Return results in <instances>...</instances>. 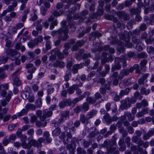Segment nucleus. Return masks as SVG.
<instances>
[{"label":"nucleus","mask_w":154,"mask_h":154,"mask_svg":"<svg viewBox=\"0 0 154 154\" xmlns=\"http://www.w3.org/2000/svg\"><path fill=\"white\" fill-rule=\"evenodd\" d=\"M9 85L8 84H2L0 85V95L2 97H5V99L8 102H9L11 99V96L13 95L12 92L10 91H9L7 92L6 90L8 89Z\"/></svg>","instance_id":"nucleus-1"},{"label":"nucleus","mask_w":154,"mask_h":154,"mask_svg":"<svg viewBox=\"0 0 154 154\" xmlns=\"http://www.w3.org/2000/svg\"><path fill=\"white\" fill-rule=\"evenodd\" d=\"M117 14L119 19L122 21H128L130 19V14L124 11H117Z\"/></svg>","instance_id":"nucleus-2"},{"label":"nucleus","mask_w":154,"mask_h":154,"mask_svg":"<svg viewBox=\"0 0 154 154\" xmlns=\"http://www.w3.org/2000/svg\"><path fill=\"white\" fill-rule=\"evenodd\" d=\"M8 110V108L5 107L2 109V111L0 112V120L3 119L4 122L8 121L11 118V115H7L4 117V115L7 114Z\"/></svg>","instance_id":"nucleus-3"},{"label":"nucleus","mask_w":154,"mask_h":154,"mask_svg":"<svg viewBox=\"0 0 154 154\" xmlns=\"http://www.w3.org/2000/svg\"><path fill=\"white\" fill-rule=\"evenodd\" d=\"M119 57L116 58L115 60V64L112 65L111 71L113 72L115 70H119L121 68V65L120 63Z\"/></svg>","instance_id":"nucleus-4"},{"label":"nucleus","mask_w":154,"mask_h":154,"mask_svg":"<svg viewBox=\"0 0 154 154\" xmlns=\"http://www.w3.org/2000/svg\"><path fill=\"white\" fill-rule=\"evenodd\" d=\"M69 36L66 32H65V34L63 37L62 35H60L58 37L59 39L57 40L54 42V44L56 46H59L61 42V41H65L68 38Z\"/></svg>","instance_id":"nucleus-5"},{"label":"nucleus","mask_w":154,"mask_h":154,"mask_svg":"<svg viewBox=\"0 0 154 154\" xmlns=\"http://www.w3.org/2000/svg\"><path fill=\"white\" fill-rule=\"evenodd\" d=\"M53 114L52 111H48L47 109H45L43 111V115L41 118L42 120L45 119L47 117H50Z\"/></svg>","instance_id":"nucleus-6"},{"label":"nucleus","mask_w":154,"mask_h":154,"mask_svg":"<svg viewBox=\"0 0 154 154\" xmlns=\"http://www.w3.org/2000/svg\"><path fill=\"white\" fill-rule=\"evenodd\" d=\"M153 131V130L152 129L149 130L147 133H145L143 135V139L144 140H148L151 136L154 135Z\"/></svg>","instance_id":"nucleus-7"},{"label":"nucleus","mask_w":154,"mask_h":154,"mask_svg":"<svg viewBox=\"0 0 154 154\" xmlns=\"http://www.w3.org/2000/svg\"><path fill=\"white\" fill-rule=\"evenodd\" d=\"M105 70L101 71L100 73V76L102 77H104L106 76V75L109 72L110 69V65L109 64H105L104 65Z\"/></svg>","instance_id":"nucleus-8"},{"label":"nucleus","mask_w":154,"mask_h":154,"mask_svg":"<svg viewBox=\"0 0 154 154\" xmlns=\"http://www.w3.org/2000/svg\"><path fill=\"white\" fill-rule=\"evenodd\" d=\"M40 121H37L35 122L36 126L38 128L41 127H44L47 124V122L45 119L42 120L40 119Z\"/></svg>","instance_id":"nucleus-9"},{"label":"nucleus","mask_w":154,"mask_h":154,"mask_svg":"<svg viewBox=\"0 0 154 154\" xmlns=\"http://www.w3.org/2000/svg\"><path fill=\"white\" fill-rule=\"evenodd\" d=\"M121 104L120 107L122 110H124V109H127L128 107H129V105L128 104L126 100L123 99L121 100Z\"/></svg>","instance_id":"nucleus-10"},{"label":"nucleus","mask_w":154,"mask_h":154,"mask_svg":"<svg viewBox=\"0 0 154 154\" xmlns=\"http://www.w3.org/2000/svg\"><path fill=\"white\" fill-rule=\"evenodd\" d=\"M83 67V65L81 64H78L74 65L72 67V71L73 74L78 72V69H82Z\"/></svg>","instance_id":"nucleus-11"},{"label":"nucleus","mask_w":154,"mask_h":154,"mask_svg":"<svg viewBox=\"0 0 154 154\" xmlns=\"http://www.w3.org/2000/svg\"><path fill=\"white\" fill-rule=\"evenodd\" d=\"M129 75L128 71V69H124L121 70L118 76V79L121 80L125 75Z\"/></svg>","instance_id":"nucleus-12"},{"label":"nucleus","mask_w":154,"mask_h":154,"mask_svg":"<svg viewBox=\"0 0 154 154\" xmlns=\"http://www.w3.org/2000/svg\"><path fill=\"white\" fill-rule=\"evenodd\" d=\"M89 119L87 116H85L84 114H82L80 115V120L83 124L87 125L89 123Z\"/></svg>","instance_id":"nucleus-13"},{"label":"nucleus","mask_w":154,"mask_h":154,"mask_svg":"<svg viewBox=\"0 0 154 154\" xmlns=\"http://www.w3.org/2000/svg\"><path fill=\"white\" fill-rule=\"evenodd\" d=\"M65 66V63L64 62L59 60H57L56 62L53 64L54 67H59L60 68H63Z\"/></svg>","instance_id":"nucleus-14"},{"label":"nucleus","mask_w":154,"mask_h":154,"mask_svg":"<svg viewBox=\"0 0 154 154\" xmlns=\"http://www.w3.org/2000/svg\"><path fill=\"white\" fill-rule=\"evenodd\" d=\"M49 53L51 55L50 56L49 60L51 61H53L55 60L56 59L57 54L56 53V49L52 50H51Z\"/></svg>","instance_id":"nucleus-15"},{"label":"nucleus","mask_w":154,"mask_h":154,"mask_svg":"<svg viewBox=\"0 0 154 154\" xmlns=\"http://www.w3.org/2000/svg\"><path fill=\"white\" fill-rule=\"evenodd\" d=\"M15 48L17 50H20L22 52H23L26 49L25 46L20 42H18L16 44Z\"/></svg>","instance_id":"nucleus-16"},{"label":"nucleus","mask_w":154,"mask_h":154,"mask_svg":"<svg viewBox=\"0 0 154 154\" xmlns=\"http://www.w3.org/2000/svg\"><path fill=\"white\" fill-rule=\"evenodd\" d=\"M44 137L45 139L47 141V143H50L52 140V139L50 137V134L48 131H45L43 133Z\"/></svg>","instance_id":"nucleus-17"},{"label":"nucleus","mask_w":154,"mask_h":154,"mask_svg":"<svg viewBox=\"0 0 154 154\" xmlns=\"http://www.w3.org/2000/svg\"><path fill=\"white\" fill-rule=\"evenodd\" d=\"M78 88V85H73L72 86L70 87L67 89V92L69 94H72L74 93L75 89H77Z\"/></svg>","instance_id":"nucleus-18"},{"label":"nucleus","mask_w":154,"mask_h":154,"mask_svg":"<svg viewBox=\"0 0 154 154\" xmlns=\"http://www.w3.org/2000/svg\"><path fill=\"white\" fill-rule=\"evenodd\" d=\"M129 11L132 15L139 14L140 12V8H132L130 9Z\"/></svg>","instance_id":"nucleus-19"},{"label":"nucleus","mask_w":154,"mask_h":154,"mask_svg":"<svg viewBox=\"0 0 154 154\" xmlns=\"http://www.w3.org/2000/svg\"><path fill=\"white\" fill-rule=\"evenodd\" d=\"M30 143L32 146L36 147L37 148H41L42 147V145L38 144V142L34 139H32L30 141Z\"/></svg>","instance_id":"nucleus-20"},{"label":"nucleus","mask_w":154,"mask_h":154,"mask_svg":"<svg viewBox=\"0 0 154 154\" xmlns=\"http://www.w3.org/2000/svg\"><path fill=\"white\" fill-rule=\"evenodd\" d=\"M38 45L37 42L34 39L33 40H31L27 44L28 46L30 48H33Z\"/></svg>","instance_id":"nucleus-21"},{"label":"nucleus","mask_w":154,"mask_h":154,"mask_svg":"<svg viewBox=\"0 0 154 154\" xmlns=\"http://www.w3.org/2000/svg\"><path fill=\"white\" fill-rule=\"evenodd\" d=\"M130 88H127L125 90H121L119 94L120 96L121 97V98L124 95H127L128 94L130 91Z\"/></svg>","instance_id":"nucleus-22"},{"label":"nucleus","mask_w":154,"mask_h":154,"mask_svg":"<svg viewBox=\"0 0 154 154\" xmlns=\"http://www.w3.org/2000/svg\"><path fill=\"white\" fill-rule=\"evenodd\" d=\"M17 53L18 52L12 49H10L7 51V54L8 55H10V58H12V57L17 55Z\"/></svg>","instance_id":"nucleus-23"},{"label":"nucleus","mask_w":154,"mask_h":154,"mask_svg":"<svg viewBox=\"0 0 154 154\" xmlns=\"http://www.w3.org/2000/svg\"><path fill=\"white\" fill-rule=\"evenodd\" d=\"M97 114V111L93 109L88 112L86 115V116L89 119L92 118L93 116L96 115Z\"/></svg>","instance_id":"nucleus-24"},{"label":"nucleus","mask_w":154,"mask_h":154,"mask_svg":"<svg viewBox=\"0 0 154 154\" xmlns=\"http://www.w3.org/2000/svg\"><path fill=\"white\" fill-rule=\"evenodd\" d=\"M147 63L146 60H143L141 61L140 64L141 69L143 71H145L146 70V66Z\"/></svg>","instance_id":"nucleus-25"},{"label":"nucleus","mask_w":154,"mask_h":154,"mask_svg":"<svg viewBox=\"0 0 154 154\" xmlns=\"http://www.w3.org/2000/svg\"><path fill=\"white\" fill-rule=\"evenodd\" d=\"M128 104L129 105V106L130 107L131 103H134L136 102V99L135 97H132L131 98L130 97H127L125 99Z\"/></svg>","instance_id":"nucleus-26"},{"label":"nucleus","mask_w":154,"mask_h":154,"mask_svg":"<svg viewBox=\"0 0 154 154\" xmlns=\"http://www.w3.org/2000/svg\"><path fill=\"white\" fill-rule=\"evenodd\" d=\"M130 112H125V115L126 116L128 120L130 121H132L134 119V116Z\"/></svg>","instance_id":"nucleus-27"},{"label":"nucleus","mask_w":154,"mask_h":154,"mask_svg":"<svg viewBox=\"0 0 154 154\" xmlns=\"http://www.w3.org/2000/svg\"><path fill=\"white\" fill-rule=\"evenodd\" d=\"M88 12L87 10L82 11L80 14V18L82 20H84L86 18V16L88 14Z\"/></svg>","instance_id":"nucleus-28"},{"label":"nucleus","mask_w":154,"mask_h":154,"mask_svg":"<svg viewBox=\"0 0 154 154\" xmlns=\"http://www.w3.org/2000/svg\"><path fill=\"white\" fill-rule=\"evenodd\" d=\"M62 28L60 29H63V32L64 34H65V32H66V34H67L68 32L67 29V28L66 25V22L65 21H63L61 23Z\"/></svg>","instance_id":"nucleus-29"},{"label":"nucleus","mask_w":154,"mask_h":154,"mask_svg":"<svg viewBox=\"0 0 154 154\" xmlns=\"http://www.w3.org/2000/svg\"><path fill=\"white\" fill-rule=\"evenodd\" d=\"M119 62H121L122 63V66L124 67H125L127 66L126 59L125 56H123L119 57Z\"/></svg>","instance_id":"nucleus-30"},{"label":"nucleus","mask_w":154,"mask_h":154,"mask_svg":"<svg viewBox=\"0 0 154 154\" xmlns=\"http://www.w3.org/2000/svg\"><path fill=\"white\" fill-rule=\"evenodd\" d=\"M56 51L58 58L60 60L63 59L64 58V55L58 49H56Z\"/></svg>","instance_id":"nucleus-31"},{"label":"nucleus","mask_w":154,"mask_h":154,"mask_svg":"<svg viewBox=\"0 0 154 154\" xmlns=\"http://www.w3.org/2000/svg\"><path fill=\"white\" fill-rule=\"evenodd\" d=\"M25 108L26 110L28 111L29 110H35V107L33 104L28 103L26 105Z\"/></svg>","instance_id":"nucleus-32"},{"label":"nucleus","mask_w":154,"mask_h":154,"mask_svg":"<svg viewBox=\"0 0 154 154\" xmlns=\"http://www.w3.org/2000/svg\"><path fill=\"white\" fill-rule=\"evenodd\" d=\"M81 106L82 111H84L85 112L88 111L89 109V104L87 102L84 103Z\"/></svg>","instance_id":"nucleus-33"},{"label":"nucleus","mask_w":154,"mask_h":154,"mask_svg":"<svg viewBox=\"0 0 154 154\" xmlns=\"http://www.w3.org/2000/svg\"><path fill=\"white\" fill-rule=\"evenodd\" d=\"M99 134V132L95 128L94 131L92 132L89 135V138H94L95 136Z\"/></svg>","instance_id":"nucleus-34"},{"label":"nucleus","mask_w":154,"mask_h":154,"mask_svg":"<svg viewBox=\"0 0 154 154\" xmlns=\"http://www.w3.org/2000/svg\"><path fill=\"white\" fill-rule=\"evenodd\" d=\"M61 132V131L60 128H56L52 131V135L54 136H58L60 134Z\"/></svg>","instance_id":"nucleus-35"},{"label":"nucleus","mask_w":154,"mask_h":154,"mask_svg":"<svg viewBox=\"0 0 154 154\" xmlns=\"http://www.w3.org/2000/svg\"><path fill=\"white\" fill-rule=\"evenodd\" d=\"M150 90L149 89H146L144 87H143L140 91V93L142 94L147 95L150 93Z\"/></svg>","instance_id":"nucleus-36"},{"label":"nucleus","mask_w":154,"mask_h":154,"mask_svg":"<svg viewBox=\"0 0 154 154\" xmlns=\"http://www.w3.org/2000/svg\"><path fill=\"white\" fill-rule=\"evenodd\" d=\"M8 103V101L6 100V99H2L0 100V112L2 111V108L1 106H5Z\"/></svg>","instance_id":"nucleus-37"},{"label":"nucleus","mask_w":154,"mask_h":154,"mask_svg":"<svg viewBox=\"0 0 154 154\" xmlns=\"http://www.w3.org/2000/svg\"><path fill=\"white\" fill-rule=\"evenodd\" d=\"M117 139V137L115 136H113V139L111 141H109V147H112L116 145V140Z\"/></svg>","instance_id":"nucleus-38"},{"label":"nucleus","mask_w":154,"mask_h":154,"mask_svg":"<svg viewBox=\"0 0 154 154\" xmlns=\"http://www.w3.org/2000/svg\"><path fill=\"white\" fill-rule=\"evenodd\" d=\"M30 93L28 91H25L21 94V96L22 98L25 100L27 99L28 98Z\"/></svg>","instance_id":"nucleus-39"},{"label":"nucleus","mask_w":154,"mask_h":154,"mask_svg":"<svg viewBox=\"0 0 154 154\" xmlns=\"http://www.w3.org/2000/svg\"><path fill=\"white\" fill-rule=\"evenodd\" d=\"M113 120H112V119L110 117H109V118L106 119L105 121H106V123L108 125H109L112 122V121H116L117 120V117L116 116H114L113 117Z\"/></svg>","instance_id":"nucleus-40"},{"label":"nucleus","mask_w":154,"mask_h":154,"mask_svg":"<svg viewBox=\"0 0 154 154\" xmlns=\"http://www.w3.org/2000/svg\"><path fill=\"white\" fill-rule=\"evenodd\" d=\"M143 44L142 42L137 44L136 47V49L138 51H141L143 49Z\"/></svg>","instance_id":"nucleus-41"},{"label":"nucleus","mask_w":154,"mask_h":154,"mask_svg":"<svg viewBox=\"0 0 154 154\" xmlns=\"http://www.w3.org/2000/svg\"><path fill=\"white\" fill-rule=\"evenodd\" d=\"M27 112L26 109H23L20 112L18 113L17 115L18 117H20L26 114Z\"/></svg>","instance_id":"nucleus-42"},{"label":"nucleus","mask_w":154,"mask_h":154,"mask_svg":"<svg viewBox=\"0 0 154 154\" xmlns=\"http://www.w3.org/2000/svg\"><path fill=\"white\" fill-rule=\"evenodd\" d=\"M63 12V10H60L59 11H54L53 14L55 17L60 16Z\"/></svg>","instance_id":"nucleus-43"},{"label":"nucleus","mask_w":154,"mask_h":154,"mask_svg":"<svg viewBox=\"0 0 154 154\" xmlns=\"http://www.w3.org/2000/svg\"><path fill=\"white\" fill-rule=\"evenodd\" d=\"M18 125V124L16 123L14 124H11L9 125L8 128L10 131H13L14 128Z\"/></svg>","instance_id":"nucleus-44"},{"label":"nucleus","mask_w":154,"mask_h":154,"mask_svg":"<svg viewBox=\"0 0 154 154\" xmlns=\"http://www.w3.org/2000/svg\"><path fill=\"white\" fill-rule=\"evenodd\" d=\"M116 149L117 147H109L107 148L106 151L109 154L112 153L116 150Z\"/></svg>","instance_id":"nucleus-45"},{"label":"nucleus","mask_w":154,"mask_h":154,"mask_svg":"<svg viewBox=\"0 0 154 154\" xmlns=\"http://www.w3.org/2000/svg\"><path fill=\"white\" fill-rule=\"evenodd\" d=\"M63 101L66 106H70L72 103V101L69 99H64Z\"/></svg>","instance_id":"nucleus-46"},{"label":"nucleus","mask_w":154,"mask_h":154,"mask_svg":"<svg viewBox=\"0 0 154 154\" xmlns=\"http://www.w3.org/2000/svg\"><path fill=\"white\" fill-rule=\"evenodd\" d=\"M86 100L88 103L92 104L94 103L97 101L96 99L93 98L91 97H88Z\"/></svg>","instance_id":"nucleus-47"},{"label":"nucleus","mask_w":154,"mask_h":154,"mask_svg":"<svg viewBox=\"0 0 154 154\" xmlns=\"http://www.w3.org/2000/svg\"><path fill=\"white\" fill-rule=\"evenodd\" d=\"M76 151L78 154H86V151L80 147H78L77 148Z\"/></svg>","instance_id":"nucleus-48"},{"label":"nucleus","mask_w":154,"mask_h":154,"mask_svg":"<svg viewBox=\"0 0 154 154\" xmlns=\"http://www.w3.org/2000/svg\"><path fill=\"white\" fill-rule=\"evenodd\" d=\"M147 57V54L145 52H142L138 55V57L139 58H145Z\"/></svg>","instance_id":"nucleus-49"},{"label":"nucleus","mask_w":154,"mask_h":154,"mask_svg":"<svg viewBox=\"0 0 154 154\" xmlns=\"http://www.w3.org/2000/svg\"><path fill=\"white\" fill-rule=\"evenodd\" d=\"M144 21L146 22L147 24L149 25H152L153 23V21H152L151 18L150 17L149 18L148 17H146L144 18Z\"/></svg>","instance_id":"nucleus-50"},{"label":"nucleus","mask_w":154,"mask_h":154,"mask_svg":"<svg viewBox=\"0 0 154 154\" xmlns=\"http://www.w3.org/2000/svg\"><path fill=\"white\" fill-rule=\"evenodd\" d=\"M14 83L17 86H19L20 85L21 82L18 78H14Z\"/></svg>","instance_id":"nucleus-51"},{"label":"nucleus","mask_w":154,"mask_h":154,"mask_svg":"<svg viewBox=\"0 0 154 154\" xmlns=\"http://www.w3.org/2000/svg\"><path fill=\"white\" fill-rule=\"evenodd\" d=\"M22 146L23 148L29 149L31 148L32 145L31 144H29L25 142H23L22 143Z\"/></svg>","instance_id":"nucleus-52"},{"label":"nucleus","mask_w":154,"mask_h":154,"mask_svg":"<svg viewBox=\"0 0 154 154\" xmlns=\"http://www.w3.org/2000/svg\"><path fill=\"white\" fill-rule=\"evenodd\" d=\"M69 111H64L61 115L62 118H66L69 116Z\"/></svg>","instance_id":"nucleus-53"},{"label":"nucleus","mask_w":154,"mask_h":154,"mask_svg":"<svg viewBox=\"0 0 154 154\" xmlns=\"http://www.w3.org/2000/svg\"><path fill=\"white\" fill-rule=\"evenodd\" d=\"M42 99L41 98H38V99L36 100V106L38 107H40L42 106Z\"/></svg>","instance_id":"nucleus-54"},{"label":"nucleus","mask_w":154,"mask_h":154,"mask_svg":"<svg viewBox=\"0 0 154 154\" xmlns=\"http://www.w3.org/2000/svg\"><path fill=\"white\" fill-rule=\"evenodd\" d=\"M51 42L50 41H47L45 44V51H48L51 48Z\"/></svg>","instance_id":"nucleus-55"},{"label":"nucleus","mask_w":154,"mask_h":154,"mask_svg":"<svg viewBox=\"0 0 154 154\" xmlns=\"http://www.w3.org/2000/svg\"><path fill=\"white\" fill-rule=\"evenodd\" d=\"M147 26L145 23H143L141 24L140 27L139 29L140 31H145L147 29Z\"/></svg>","instance_id":"nucleus-56"},{"label":"nucleus","mask_w":154,"mask_h":154,"mask_svg":"<svg viewBox=\"0 0 154 154\" xmlns=\"http://www.w3.org/2000/svg\"><path fill=\"white\" fill-rule=\"evenodd\" d=\"M96 72L95 71H91L88 75L87 79L88 80H89L91 79V77L94 76L95 75Z\"/></svg>","instance_id":"nucleus-57"},{"label":"nucleus","mask_w":154,"mask_h":154,"mask_svg":"<svg viewBox=\"0 0 154 154\" xmlns=\"http://www.w3.org/2000/svg\"><path fill=\"white\" fill-rule=\"evenodd\" d=\"M136 82V79L134 78L131 77L128 79L127 82L129 84H131L134 83Z\"/></svg>","instance_id":"nucleus-58"},{"label":"nucleus","mask_w":154,"mask_h":154,"mask_svg":"<svg viewBox=\"0 0 154 154\" xmlns=\"http://www.w3.org/2000/svg\"><path fill=\"white\" fill-rule=\"evenodd\" d=\"M83 146L85 148H88L90 145V143L89 142L86 140H83Z\"/></svg>","instance_id":"nucleus-59"},{"label":"nucleus","mask_w":154,"mask_h":154,"mask_svg":"<svg viewBox=\"0 0 154 154\" xmlns=\"http://www.w3.org/2000/svg\"><path fill=\"white\" fill-rule=\"evenodd\" d=\"M63 29H60L57 31H53L51 32V35L52 36H54L57 34H61L63 32Z\"/></svg>","instance_id":"nucleus-60"},{"label":"nucleus","mask_w":154,"mask_h":154,"mask_svg":"<svg viewBox=\"0 0 154 154\" xmlns=\"http://www.w3.org/2000/svg\"><path fill=\"white\" fill-rule=\"evenodd\" d=\"M47 9L45 8L44 6H42L41 7V13L43 16H45L46 15Z\"/></svg>","instance_id":"nucleus-61"},{"label":"nucleus","mask_w":154,"mask_h":154,"mask_svg":"<svg viewBox=\"0 0 154 154\" xmlns=\"http://www.w3.org/2000/svg\"><path fill=\"white\" fill-rule=\"evenodd\" d=\"M85 42L83 40H80L76 42V44L79 47H81L84 45Z\"/></svg>","instance_id":"nucleus-62"},{"label":"nucleus","mask_w":154,"mask_h":154,"mask_svg":"<svg viewBox=\"0 0 154 154\" xmlns=\"http://www.w3.org/2000/svg\"><path fill=\"white\" fill-rule=\"evenodd\" d=\"M8 57L5 56H3L0 58V61L2 63H5L8 61Z\"/></svg>","instance_id":"nucleus-63"},{"label":"nucleus","mask_w":154,"mask_h":154,"mask_svg":"<svg viewBox=\"0 0 154 154\" xmlns=\"http://www.w3.org/2000/svg\"><path fill=\"white\" fill-rule=\"evenodd\" d=\"M34 39L35 40L38 44V43H41L43 41V38L41 35H39L38 38H35Z\"/></svg>","instance_id":"nucleus-64"}]
</instances>
